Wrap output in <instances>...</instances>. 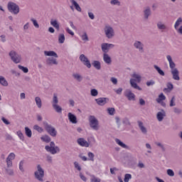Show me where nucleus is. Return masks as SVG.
Segmentation results:
<instances>
[{
  "instance_id": "1",
  "label": "nucleus",
  "mask_w": 182,
  "mask_h": 182,
  "mask_svg": "<svg viewBox=\"0 0 182 182\" xmlns=\"http://www.w3.org/2000/svg\"><path fill=\"white\" fill-rule=\"evenodd\" d=\"M167 60L169 62V67L171 69V73L172 75V77L174 80H180L179 72L177 68H176V63L173 62V58H171V55L166 56Z\"/></svg>"
},
{
  "instance_id": "2",
  "label": "nucleus",
  "mask_w": 182,
  "mask_h": 182,
  "mask_svg": "<svg viewBox=\"0 0 182 182\" xmlns=\"http://www.w3.org/2000/svg\"><path fill=\"white\" fill-rule=\"evenodd\" d=\"M43 124L44 126L45 130L52 137H56L58 134V131H56V129L53 127L51 124H49L48 122H43Z\"/></svg>"
},
{
  "instance_id": "3",
  "label": "nucleus",
  "mask_w": 182,
  "mask_h": 182,
  "mask_svg": "<svg viewBox=\"0 0 182 182\" xmlns=\"http://www.w3.org/2000/svg\"><path fill=\"white\" fill-rule=\"evenodd\" d=\"M45 149L48 153H50V154H57V153H59V151H60V149H59V146L55 145L54 141H50V146L46 145L45 146Z\"/></svg>"
},
{
  "instance_id": "4",
  "label": "nucleus",
  "mask_w": 182,
  "mask_h": 182,
  "mask_svg": "<svg viewBox=\"0 0 182 182\" xmlns=\"http://www.w3.org/2000/svg\"><path fill=\"white\" fill-rule=\"evenodd\" d=\"M7 9L9 11L11 12V14H13L14 15H18L20 11L19 6L12 1H9L7 4Z\"/></svg>"
},
{
  "instance_id": "5",
  "label": "nucleus",
  "mask_w": 182,
  "mask_h": 182,
  "mask_svg": "<svg viewBox=\"0 0 182 182\" xmlns=\"http://www.w3.org/2000/svg\"><path fill=\"white\" fill-rule=\"evenodd\" d=\"M35 178L38 181H43V177H45V171L42 168V166L37 165V171L34 172Z\"/></svg>"
},
{
  "instance_id": "6",
  "label": "nucleus",
  "mask_w": 182,
  "mask_h": 182,
  "mask_svg": "<svg viewBox=\"0 0 182 182\" xmlns=\"http://www.w3.org/2000/svg\"><path fill=\"white\" fill-rule=\"evenodd\" d=\"M89 122H90V127L92 129V130H99V120L96 119V117L94 115H90L89 117Z\"/></svg>"
},
{
  "instance_id": "7",
  "label": "nucleus",
  "mask_w": 182,
  "mask_h": 182,
  "mask_svg": "<svg viewBox=\"0 0 182 182\" xmlns=\"http://www.w3.org/2000/svg\"><path fill=\"white\" fill-rule=\"evenodd\" d=\"M104 32L107 39H112L114 36V29L110 26H105Z\"/></svg>"
},
{
  "instance_id": "8",
  "label": "nucleus",
  "mask_w": 182,
  "mask_h": 182,
  "mask_svg": "<svg viewBox=\"0 0 182 182\" xmlns=\"http://www.w3.org/2000/svg\"><path fill=\"white\" fill-rule=\"evenodd\" d=\"M11 60L14 63H21V55H19L18 54L16 53V52L15 50H11L10 51V53H9Z\"/></svg>"
},
{
  "instance_id": "9",
  "label": "nucleus",
  "mask_w": 182,
  "mask_h": 182,
  "mask_svg": "<svg viewBox=\"0 0 182 182\" xmlns=\"http://www.w3.org/2000/svg\"><path fill=\"white\" fill-rule=\"evenodd\" d=\"M113 48H114V44L107 43H103L101 44V49L103 53L107 54L109 50H110V49H113Z\"/></svg>"
},
{
  "instance_id": "10",
  "label": "nucleus",
  "mask_w": 182,
  "mask_h": 182,
  "mask_svg": "<svg viewBox=\"0 0 182 182\" xmlns=\"http://www.w3.org/2000/svg\"><path fill=\"white\" fill-rule=\"evenodd\" d=\"M80 62L83 63V65L86 66L88 69L92 68V64L90 63V60L85 55V54H81L79 57Z\"/></svg>"
},
{
  "instance_id": "11",
  "label": "nucleus",
  "mask_w": 182,
  "mask_h": 182,
  "mask_svg": "<svg viewBox=\"0 0 182 182\" xmlns=\"http://www.w3.org/2000/svg\"><path fill=\"white\" fill-rule=\"evenodd\" d=\"M124 96H125L128 100H136V95L129 89H127L124 92Z\"/></svg>"
},
{
  "instance_id": "12",
  "label": "nucleus",
  "mask_w": 182,
  "mask_h": 182,
  "mask_svg": "<svg viewBox=\"0 0 182 182\" xmlns=\"http://www.w3.org/2000/svg\"><path fill=\"white\" fill-rule=\"evenodd\" d=\"M134 47L135 49H138V50H139V52H141V53L144 52V44H143L141 41H135V42L134 43Z\"/></svg>"
},
{
  "instance_id": "13",
  "label": "nucleus",
  "mask_w": 182,
  "mask_h": 182,
  "mask_svg": "<svg viewBox=\"0 0 182 182\" xmlns=\"http://www.w3.org/2000/svg\"><path fill=\"white\" fill-rule=\"evenodd\" d=\"M95 102L99 106H105V105H106V103L109 102V98L100 97V98L95 99Z\"/></svg>"
},
{
  "instance_id": "14",
  "label": "nucleus",
  "mask_w": 182,
  "mask_h": 182,
  "mask_svg": "<svg viewBox=\"0 0 182 182\" xmlns=\"http://www.w3.org/2000/svg\"><path fill=\"white\" fill-rule=\"evenodd\" d=\"M166 117V111L161 109V112H157L156 119L159 122H163V119Z\"/></svg>"
},
{
  "instance_id": "15",
  "label": "nucleus",
  "mask_w": 182,
  "mask_h": 182,
  "mask_svg": "<svg viewBox=\"0 0 182 182\" xmlns=\"http://www.w3.org/2000/svg\"><path fill=\"white\" fill-rule=\"evenodd\" d=\"M77 143L80 145L82 146V147H89L90 145L85 139L83 138H79L77 140Z\"/></svg>"
},
{
  "instance_id": "16",
  "label": "nucleus",
  "mask_w": 182,
  "mask_h": 182,
  "mask_svg": "<svg viewBox=\"0 0 182 182\" xmlns=\"http://www.w3.org/2000/svg\"><path fill=\"white\" fill-rule=\"evenodd\" d=\"M151 15V9L150 6L145 7L144 10V19H149V16Z\"/></svg>"
},
{
  "instance_id": "17",
  "label": "nucleus",
  "mask_w": 182,
  "mask_h": 182,
  "mask_svg": "<svg viewBox=\"0 0 182 182\" xmlns=\"http://www.w3.org/2000/svg\"><path fill=\"white\" fill-rule=\"evenodd\" d=\"M68 120L73 124H76L77 123V119L75 116V114H72L71 112L68 113Z\"/></svg>"
},
{
  "instance_id": "18",
  "label": "nucleus",
  "mask_w": 182,
  "mask_h": 182,
  "mask_svg": "<svg viewBox=\"0 0 182 182\" xmlns=\"http://www.w3.org/2000/svg\"><path fill=\"white\" fill-rule=\"evenodd\" d=\"M129 82L132 87H133L134 89H136L137 90H141V87L138 86L137 83L136 82V79H130Z\"/></svg>"
},
{
  "instance_id": "19",
  "label": "nucleus",
  "mask_w": 182,
  "mask_h": 182,
  "mask_svg": "<svg viewBox=\"0 0 182 182\" xmlns=\"http://www.w3.org/2000/svg\"><path fill=\"white\" fill-rule=\"evenodd\" d=\"M156 26H157L158 29L162 32H164V31H166V29H167V26H166L161 21L158 22L156 23Z\"/></svg>"
},
{
  "instance_id": "20",
  "label": "nucleus",
  "mask_w": 182,
  "mask_h": 182,
  "mask_svg": "<svg viewBox=\"0 0 182 182\" xmlns=\"http://www.w3.org/2000/svg\"><path fill=\"white\" fill-rule=\"evenodd\" d=\"M115 141H116L117 144L120 146V147H122V149H126L127 150H129L130 149V147H129V146H127L126 144H124L122 141H121L120 139H116Z\"/></svg>"
},
{
  "instance_id": "21",
  "label": "nucleus",
  "mask_w": 182,
  "mask_h": 182,
  "mask_svg": "<svg viewBox=\"0 0 182 182\" xmlns=\"http://www.w3.org/2000/svg\"><path fill=\"white\" fill-rule=\"evenodd\" d=\"M138 126L143 134H147V129L143 125L141 121H138Z\"/></svg>"
},
{
  "instance_id": "22",
  "label": "nucleus",
  "mask_w": 182,
  "mask_h": 182,
  "mask_svg": "<svg viewBox=\"0 0 182 182\" xmlns=\"http://www.w3.org/2000/svg\"><path fill=\"white\" fill-rule=\"evenodd\" d=\"M103 60L107 63V65L112 64V58L109 56V54H106V53L103 54Z\"/></svg>"
},
{
  "instance_id": "23",
  "label": "nucleus",
  "mask_w": 182,
  "mask_h": 182,
  "mask_svg": "<svg viewBox=\"0 0 182 182\" xmlns=\"http://www.w3.org/2000/svg\"><path fill=\"white\" fill-rule=\"evenodd\" d=\"M47 65H58V61L56 60V58H48L46 60Z\"/></svg>"
},
{
  "instance_id": "24",
  "label": "nucleus",
  "mask_w": 182,
  "mask_h": 182,
  "mask_svg": "<svg viewBox=\"0 0 182 182\" xmlns=\"http://www.w3.org/2000/svg\"><path fill=\"white\" fill-rule=\"evenodd\" d=\"M50 25H52V26H53V28H55V29H57L58 31H59V28H60V25L57 20L52 19L50 21Z\"/></svg>"
},
{
  "instance_id": "25",
  "label": "nucleus",
  "mask_w": 182,
  "mask_h": 182,
  "mask_svg": "<svg viewBox=\"0 0 182 182\" xmlns=\"http://www.w3.org/2000/svg\"><path fill=\"white\" fill-rule=\"evenodd\" d=\"M45 56H54V58H58V54L55 51L49 50L44 51Z\"/></svg>"
},
{
  "instance_id": "26",
  "label": "nucleus",
  "mask_w": 182,
  "mask_h": 182,
  "mask_svg": "<svg viewBox=\"0 0 182 182\" xmlns=\"http://www.w3.org/2000/svg\"><path fill=\"white\" fill-rule=\"evenodd\" d=\"M92 66H94L97 70H100V69H102V65L99 60H94L92 63Z\"/></svg>"
},
{
  "instance_id": "27",
  "label": "nucleus",
  "mask_w": 182,
  "mask_h": 182,
  "mask_svg": "<svg viewBox=\"0 0 182 182\" xmlns=\"http://www.w3.org/2000/svg\"><path fill=\"white\" fill-rule=\"evenodd\" d=\"M59 103V98H58V95L56 93L53 94V100L51 102L52 106H55Z\"/></svg>"
},
{
  "instance_id": "28",
  "label": "nucleus",
  "mask_w": 182,
  "mask_h": 182,
  "mask_svg": "<svg viewBox=\"0 0 182 182\" xmlns=\"http://www.w3.org/2000/svg\"><path fill=\"white\" fill-rule=\"evenodd\" d=\"M35 102L36 105H37V107H38V109H41L42 107V100H41V97H36Z\"/></svg>"
},
{
  "instance_id": "29",
  "label": "nucleus",
  "mask_w": 182,
  "mask_h": 182,
  "mask_svg": "<svg viewBox=\"0 0 182 182\" xmlns=\"http://www.w3.org/2000/svg\"><path fill=\"white\" fill-rule=\"evenodd\" d=\"M71 2L73 4V5H74L76 11H77L78 12H82V8H80V6H79V4H77V2H76V1L71 0Z\"/></svg>"
},
{
  "instance_id": "30",
  "label": "nucleus",
  "mask_w": 182,
  "mask_h": 182,
  "mask_svg": "<svg viewBox=\"0 0 182 182\" xmlns=\"http://www.w3.org/2000/svg\"><path fill=\"white\" fill-rule=\"evenodd\" d=\"M0 85H1V86H8V81H6V79H5L4 77V76H1L0 75Z\"/></svg>"
},
{
  "instance_id": "31",
  "label": "nucleus",
  "mask_w": 182,
  "mask_h": 182,
  "mask_svg": "<svg viewBox=\"0 0 182 182\" xmlns=\"http://www.w3.org/2000/svg\"><path fill=\"white\" fill-rule=\"evenodd\" d=\"M154 69L156 70V72H158V73L161 75V76H164V71H163V70H161V68H160V67H159L156 65H154Z\"/></svg>"
},
{
  "instance_id": "32",
  "label": "nucleus",
  "mask_w": 182,
  "mask_h": 182,
  "mask_svg": "<svg viewBox=\"0 0 182 182\" xmlns=\"http://www.w3.org/2000/svg\"><path fill=\"white\" fill-rule=\"evenodd\" d=\"M73 77L75 79V80H77V82H82L83 77H82V75H80L78 73H74L73 74Z\"/></svg>"
},
{
  "instance_id": "33",
  "label": "nucleus",
  "mask_w": 182,
  "mask_h": 182,
  "mask_svg": "<svg viewBox=\"0 0 182 182\" xmlns=\"http://www.w3.org/2000/svg\"><path fill=\"white\" fill-rule=\"evenodd\" d=\"M163 100H166V96L164 95V94L161 93L159 95V97L156 99V102H157V103H161V102H163Z\"/></svg>"
},
{
  "instance_id": "34",
  "label": "nucleus",
  "mask_w": 182,
  "mask_h": 182,
  "mask_svg": "<svg viewBox=\"0 0 182 182\" xmlns=\"http://www.w3.org/2000/svg\"><path fill=\"white\" fill-rule=\"evenodd\" d=\"M41 139L43 141H45V143H50V136H49L48 135H44L43 136H41Z\"/></svg>"
},
{
  "instance_id": "35",
  "label": "nucleus",
  "mask_w": 182,
  "mask_h": 182,
  "mask_svg": "<svg viewBox=\"0 0 182 182\" xmlns=\"http://www.w3.org/2000/svg\"><path fill=\"white\" fill-rule=\"evenodd\" d=\"M53 108L56 112V113H62V107L59 105H53Z\"/></svg>"
},
{
  "instance_id": "36",
  "label": "nucleus",
  "mask_w": 182,
  "mask_h": 182,
  "mask_svg": "<svg viewBox=\"0 0 182 182\" xmlns=\"http://www.w3.org/2000/svg\"><path fill=\"white\" fill-rule=\"evenodd\" d=\"M25 134L27 136V137H32V131L28 127H25Z\"/></svg>"
},
{
  "instance_id": "37",
  "label": "nucleus",
  "mask_w": 182,
  "mask_h": 182,
  "mask_svg": "<svg viewBox=\"0 0 182 182\" xmlns=\"http://www.w3.org/2000/svg\"><path fill=\"white\" fill-rule=\"evenodd\" d=\"M181 23H182V18L179 17V18H178V19L176 20V21L174 24L175 29H177L178 28V26H180V25H181Z\"/></svg>"
},
{
  "instance_id": "38",
  "label": "nucleus",
  "mask_w": 182,
  "mask_h": 182,
  "mask_svg": "<svg viewBox=\"0 0 182 182\" xmlns=\"http://www.w3.org/2000/svg\"><path fill=\"white\" fill-rule=\"evenodd\" d=\"M58 42H59V43H65V34H63V33L59 34Z\"/></svg>"
},
{
  "instance_id": "39",
  "label": "nucleus",
  "mask_w": 182,
  "mask_h": 182,
  "mask_svg": "<svg viewBox=\"0 0 182 182\" xmlns=\"http://www.w3.org/2000/svg\"><path fill=\"white\" fill-rule=\"evenodd\" d=\"M132 77H134V79H136L138 83H139V82H141V76H140V75L139 74L134 73L132 75Z\"/></svg>"
},
{
  "instance_id": "40",
  "label": "nucleus",
  "mask_w": 182,
  "mask_h": 182,
  "mask_svg": "<svg viewBox=\"0 0 182 182\" xmlns=\"http://www.w3.org/2000/svg\"><path fill=\"white\" fill-rule=\"evenodd\" d=\"M18 69H20V70L23 71L24 73H28L29 72V70L26 67H23L21 65H18Z\"/></svg>"
},
{
  "instance_id": "41",
  "label": "nucleus",
  "mask_w": 182,
  "mask_h": 182,
  "mask_svg": "<svg viewBox=\"0 0 182 182\" xmlns=\"http://www.w3.org/2000/svg\"><path fill=\"white\" fill-rule=\"evenodd\" d=\"M90 181L91 182H100V181H102V180L100 178L95 176V175H92V176H91Z\"/></svg>"
},
{
  "instance_id": "42",
  "label": "nucleus",
  "mask_w": 182,
  "mask_h": 182,
  "mask_svg": "<svg viewBox=\"0 0 182 182\" xmlns=\"http://www.w3.org/2000/svg\"><path fill=\"white\" fill-rule=\"evenodd\" d=\"M33 129L34 130H36L37 132H38V133H42V132H43V128L39 127L38 125H34Z\"/></svg>"
},
{
  "instance_id": "43",
  "label": "nucleus",
  "mask_w": 182,
  "mask_h": 182,
  "mask_svg": "<svg viewBox=\"0 0 182 182\" xmlns=\"http://www.w3.org/2000/svg\"><path fill=\"white\" fill-rule=\"evenodd\" d=\"M87 156L89 157L88 160H90V161H95V154L88 152Z\"/></svg>"
},
{
  "instance_id": "44",
  "label": "nucleus",
  "mask_w": 182,
  "mask_h": 182,
  "mask_svg": "<svg viewBox=\"0 0 182 182\" xmlns=\"http://www.w3.org/2000/svg\"><path fill=\"white\" fill-rule=\"evenodd\" d=\"M132 178V174L130 173H126L124 175V182H128L129 180H131Z\"/></svg>"
},
{
  "instance_id": "45",
  "label": "nucleus",
  "mask_w": 182,
  "mask_h": 182,
  "mask_svg": "<svg viewBox=\"0 0 182 182\" xmlns=\"http://www.w3.org/2000/svg\"><path fill=\"white\" fill-rule=\"evenodd\" d=\"M6 173L8 176H14L15 173L14 172V169L6 168Z\"/></svg>"
},
{
  "instance_id": "46",
  "label": "nucleus",
  "mask_w": 182,
  "mask_h": 182,
  "mask_svg": "<svg viewBox=\"0 0 182 182\" xmlns=\"http://www.w3.org/2000/svg\"><path fill=\"white\" fill-rule=\"evenodd\" d=\"M173 112L175 113V114H181V113H182L181 109L178 108V107H173Z\"/></svg>"
},
{
  "instance_id": "47",
  "label": "nucleus",
  "mask_w": 182,
  "mask_h": 182,
  "mask_svg": "<svg viewBox=\"0 0 182 182\" xmlns=\"http://www.w3.org/2000/svg\"><path fill=\"white\" fill-rule=\"evenodd\" d=\"M123 124H125L126 126H130V121L129 120V118L125 117L122 120Z\"/></svg>"
},
{
  "instance_id": "48",
  "label": "nucleus",
  "mask_w": 182,
  "mask_h": 182,
  "mask_svg": "<svg viewBox=\"0 0 182 182\" xmlns=\"http://www.w3.org/2000/svg\"><path fill=\"white\" fill-rule=\"evenodd\" d=\"M74 167L76 168L78 171H80L82 170V167L79 164L77 161L74 162Z\"/></svg>"
},
{
  "instance_id": "49",
  "label": "nucleus",
  "mask_w": 182,
  "mask_h": 182,
  "mask_svg": "<svg viewBox=\"0 0 182 182\" xmlns=\"http://www.w3.org/2000/svg\"><path fill=\"white\" fill-rule=\"evenodd\" d=\"M6 160H10L12 161V160H15V154L14 153H10L6 158Z\"/></svg>"
},
{
  "instance_id": "50",
  "label": "nucleus",
  "mask_w": 182,
  "mask_h": 182,
  "mask_svg": "<svg viewBox=\"0 0 182 182\" xmlns=\"http://www.w3.org/2000/svg\"><path fill=\"white\" fill-rule=\"evenodd\" d=\"M17 135L18 136L20 140H22V141H23V140H25V137L23 136V134L22 133V132L18 131Z\"/></svg>"
},
{
  "instance_id": "51",
  "label": "nucleus",
  "mask_w": 182,
  "mask_h": 182,
  "mask_svg": "<svg viewBox=\"0 0 182 182\" xmlns=\"http://www.w3.org/2000/svg\"><path fill=\"white\" fill-rule=\"evenodd\" d=\"M90 93H91V96H94V97H96L97 96V95H99V92H97V90L96 89L91 90Z\"/></svg>"
},
{
  "instance_id": "52",
  "label": "nucleus",
  "mask_w": 182,
  "mask_h": 182,
  "mask_svg": "<svg viewBox=\"0 0 182 182\" xmlns=\"http://www.w3.org/2000/svg\"><path fill=\"white\" fill-rule=\"evenodd\" d=\"M166 173L170 177H174V171H173L172 169H168L166 171Z\"/></svg>"
},
{
  "instance_id": "53",
  "label": "nucleus",
  "mask_w": 182,
  "mask_h": 182,
  "mask_svg": "<svg viewBox=\"0 0 182 182\" xmlns=\"http://www.w3.org/2000/svg\"><path fill=\"white\" fill-rule=\"evenodd\" d=\"M107 112L110 116H113L114 114V112H116V109H114V108H108Z\"/></svg>"
},
{
  "instance_id": "54",
  "label": "nucleus",
  "mask_w": 182,
  "mask_h": 182,
  "mask_svg": "<svg viewBox=\"0 0 182 182\" xmlns=\"http://www.w3.org/2000/svg\"><path fill=\"white\" fill-rule=\"evenodd\" d=\"M154 85H156V82L153 80L146 82V86L148 87L154 86Z\"/></svg>"
},
{
  "instance_id": "55",
  "label": "nucleus",
  "mask_w": 182,
  "mask_h": 182,
  "mask_svg": "<svg viewBox=\"0 0 182 182\" xmlns=\"http://www.w3.org/2000/svg\"><path fill=\"white\" fill-rule=\"evenodd\" d=\"M156 146H158V147H160L162 151H166V148L164 147V145H163L161 143L156 142Z\"/></svg>"
},
{
  "instance_id": "56",
  "label": "nucleus",
  "mask_w": 182,
  "mask_h": 182,
  "mask_svg": "<svg viewBox=\"0 0 182 182\" xmlns=\"http://www.w3.org/2000/svg\"><path fill=\"white\" fill-rule=\"evenodd\" d=\"M31 22H33L35 28H37V29L39 28V23H38V21L36 20H35L34 18H31Z\"/></svg>"
},
{
  "instance_id": "57",
  "label": "nucleus",
  "mask_w": 182,
  "mask_h": 182,
  "mask_svg": "<svg viewBox=\"0 0 182 182\" xmlns=\"http://www.w3.org/2000/svg\"><path fill=\"white\" fill-rule=\"evenodd\" d=\"M19 170L21 171L23 173L25 171L23 169V161H21L19 163Z\"/></svg>"
},
{
  "instance_id": "58",
  "label": "nucleus",
  "mask_w": 182,
  "mask_h": 182,
  "mask_svg": "<svg viewBox=\"0 0 182 182\" xmlns=\"http://www.w3.org/2000/svg\"><path fill=\"white\" fill-rule=\"evenodd\" d=\"M111 5H120V1L119 0H111Z\"/></svg>"
},
{
  "instance_id": "59",
  "label": "nucleus",
  "mask_w": 182,
  "mask_h": 182,
  "mask_svg": "<svg viewBox=\"0 0 182 182\" xmlns=\"http://www.w3.org/2000/svg\"><path fill=\"white\" fill-rule=\"evenodd\" d=\"M81 38L83 41H89V37H87V33H86V32L84 33V35H82Z\"/></svg>"
},
{
  "instance_id": "60",
  "label": "nucleus",
  "mask_w": 182,
  "mask_h": 182,
  "mask_svg": "<svg viewBox=\"0 0 182 182\" xmlns=\"http://www.w3.org/2000/svg\"><path fill=\"white\" fill-rule=\"evenodd\" d=\"M2 122L4 123V124H11V122L8 121L5 117L1 118Z\"/></svg>"
},
{
  "instance_id": "61",
  "label": "nucleus",
  "mask_w": 182,
  "mask_h": 182,
  "mask_svg": "<svg viewBox=\"0 0 182 182\" xmlns=\"http://www.w3.org/2000/svg\"><path fill=\"white\" fill-rule=\"evenodd\" d=\"M6 163L7 164V167H12V161L9 160V159H6Z\"/></svg>"
},
{
  "instance_id": "62",
  "label": "nucleus",
  "mask_w": 182,
  "mask_h": 182,
  "mask_svg": "<svg viewBox=\"0 0 182 182\" xmlns=\"http://www.w3.org/2000/svg\"><path fill=\"white\" fill-rule=\"evenodd\" d=\"M169 106L171 107H173V106H176V103H174V97L171 98Z\"/></svg>"
},
{
  "instance_id": "63",
  "label": "nucleus",
  "mask_w": 182,
  "mask_h": 182,
  "mask_svg": "<svg viewBox=\"0 0 182 182\" xmlns=\"http://www.w3.org/2000/svg\"><path fill=\"white\" fill-rule=\"evenodd\" d=\"M115 92L117 95H122V92H123V88L119 87Z\"/></svg>"
},
{
  "instance_id": "64",
  "label": "nucleus",
  "mask_w": 182,
  "mask_h": 182,
  "mask_svg": "<svg viewBox=\"0 0 182 182\" xmlns=\"http://www.w3.org/2000/svg\"><path fill=\"white\" fill-rule=\"evenodd\" d=\"M176 31L178 32V33H180V35H182V26H181L179 28L178 27Z\"/></svg>"
}]
</instances>
